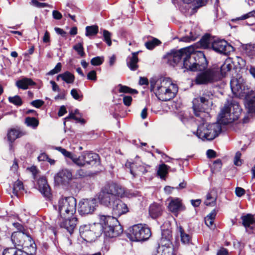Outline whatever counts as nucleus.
<instances>
[{
    "instance_id": "obj_28",
    "label": "nucleus",
    "mask_w": 255,
    "mask_h": 255,
    "mask_svg": "<svg viewBox=\"0 0 255 255\" xmlns=\"http://www.w3.org/2000/svg\"><path fill=\"white\" fill-rule=\"evenodd\" d=\"M138 52H133L132 56L128 57L127 64L129 69L131 71H135L138 67L137 63L138 58L137 57Z\"/></svg>"
},
{
    "instance_id": "obj_34",
    "label": "nucleus",
    "mask_w": 255,
    "mask_h": 255,
    "mask_svg": "<svg viewBox=\"0 0 255 255\" xmlns=\"http://www.w3.org/2000/svg\"><path fill=\"white\" fill-rule=\"evenodd\" d=\"M161 43V42L159 39L156 38L152 37L151 39L148 40L145 43V46L148 50H152Z\"/></svg>"
},
{
    "instance_id": "obj_23",
    "label": "nucleus",
    "mask_w": 255,
    "mask_h": 255,
    "mask_svg": "<svg viewBox=\"0 0 255 255\" xmlns=\"http://www.w3.org/2000/svg\"><path fill=\"white\" fill-rule=\"evenodd\" d=\"M163 208L161 205L154 203L150 205L149 208V214L150 217L155 219L160 217L162 213Z\"/></svg>"
},
{
    "instance_id": "obj_50",
    "label": "nucleus",
    "mask_w": 255,
    "mask_h": 255,
    "mask_svg": "<svg viewBox=\"0 0 255 255\" xmlns=\"http://www.w3.org/2000/svg\"><path fill=\"white\" fill-rule=\"evenodd\" d=\"M31 4L38 8H43L45 7H50V5L44 2H40L37 0H31Z\"/></svg>"
},
{
    "instance_id": "obj_21",
    "label": "nucleus",
    "mask_w": 255,
    "mask_h": 255,
    "mask_svg": "<svg viewBox=\"0 0 255 255\" xmlns=\"http://www.w3.org/2000/svg\"><path fill=\"white\" fill-rule=\"evenodd\" d=\"M38 190L42 195L47 199L51 196L50 188L45 177L40 178L37 181Z\"/></svg>"
},
{
    "instance_id": "obj_16",
    "label": "nucleus",
    "mask_w": 255,
    "mask_h": 255,
    "mask_svg": "<svg viewBox=\"0 0 255 255\" xmlns=\"http://www.w3.org/2000/svg\"><path fill=\"white\" fill-rule=\"evenodd\" d=\"M69 217H59L58 223L61 228H65L70 234H72L77 224V218Z\"/></svg>"
},
{
    "instance_id": "obj_13",
    "label": "nucleus",
    "mask_w": 255,
    "mask_h": 255,
    "mask_svg": "<svg viewBox=\"0 0 255 255\" xmlns=\"http://www.w3.org/2000/svg\"><path fill=\"white\" fill-rule=\"evenodd\" d=\"M72 179V174L69 170L67 169H62L54 176L55 181L58 184H61L65 187H68Z\"/></svg>"
},
{
    "instance_id": "obj_27",
    "label": "nucleus",
    "mask_w": 255,
    "mask_h": 255,
    "mask_svg": "<svg viewBox=\"0 0 255 255\" xmlns=\"http://www.w3.org/2000/svg\"><path fill=\"white\" fill-rule=\"evenodd\" d=\"M172 232L169 230H165L162 231L161 244L162 246L169 247L172 244Z\"/></svg>"
},
{
    "instance_id": "obj_51",
    "label": "nucleus",
    "mask_w": 255,
    "mask_h": 255,
    "mask_svg": "<svg viewBox=\"0 0 255 255\" xmlns=\"http://www.w3.org/2000/svg\"><path fill=\"white\" fill-rule=\"evenodd\" d=\"M189 36H185L181 38L180 41L185 42H190L191 41H195L196 37L192 34V32H190Z\"/></svg>"
},
{
    "instance_id": "obj_12",
    "label": "nucleus",
    "mask_w": 255,
    "mask_h": 255,
    "mask_svg": "<svg viewBox=\"0 0 255 255\" xmlns=\"http://www.w3.org/2000/svg\"><path fill=\"white\" fill-rule=\"evenodd\" d=\"M94 227L89 225H84L80 226L79 233L83 240L87 242H92L99 236V233L94 231Z\"/></svg>"
},
{
    "instance_id": "obj_25",
    "label": "nucleus",
    "mask_w": 255,
    "mask_h": 255,
    "mask_svg": "<svg viewBox=\"0 0 255 255\" xmlns=\"http://www.w3.org/2000/svg\"><path fill=\"white\" fill-rule=\"evenodd\" d=\"M36 85V83L34 82L31 78L27 77H23L21 79L18 80L16 83V86L20 89L26 90L30 86H34Z\"/></svg>"
},
{
    "instance_id": "obj_29",
    "label": "nucleus",
    "mask_w": 255,
    "mask_h": 255,
    "mask_svg": "<svg viewBox=\"0 0 255 255\" xmlns=\"http://www.w3.org/2000/svg\"><path fill=\"white\" fill-rule=\"evenodd\" d=\"M213 67H215V69H217V70H218L219 76V80H220L223 77L225 76L228 72L231 70L232 65L230 63L225 62L221 66H219L218 65L215 64L213 65Z\"/></svg>"
},
{
    "instance_id": "obj_46",
    "label": "nucleus",
    "mask_w": 255,
    "mask_h": 255,
    "mask_svg": "<svg viewBox=\"0 0 255 255\" xmlns=\"http://www.w3.org/2000/svg\"><path fill=\"white\" fill-rule=\"evenodd\" d=\"M104 61L103 56H96L91 59V64L93 66H99L102 64Z\"/></svg>"
},
{
    "instance_id": "obj_62",
    "label": "nucleus",
    "mask_w": 255,
    "mask_h": 255,
    "mask_svg": "<svg viewBox=\"0 0 255 255\" xmlns=\"http://www.w3.org/2000/svg\"><path fill=\"white\" fill-rule=\"evenodd\" d=\"M213 165L215 168L217 170H220L222 168V161L220 159H218L214 161Z\"/></svg>"
},
{
    "instance_id": "obj_37",
    "label": "nucleus",
    "mask_w": 255,
    "mask_h": 255,
    "mask_svg": "<svg viewBox=\"0 0 255 255\" xmlns=\"http://www.w3.org/2000/svg\"><path fill=\"white\" fill-rule=\"evenodd\" d=\"M169 168H170V167L169 166L165 164H162L159 166L157 174L161 179H165V177L167 174L168 170Z\"/></svg>"
},
{
    "instance_id": "obj_56",
    "label": "nucleus",
    "mask_w": 255,
    "mask_h": 255,
    "mask_svg": "<svg viewBox=\"0 0 255 255\" xmlns=\"http://www.w3.org/2000/svg\"><path fill=\"white\" fill-rule=\"evenodd\" d=\"M70 94H71V96H72V97L74 99L77 100H79V101H81V99L80 98H82V95H81V96L79 95V94L78 93V90L77 89H72L71 90Z\"/></svg>"
},
{
    "instance_id": "obj_31",
    "label": "nucleus",
    "mask_w": 255,
    "mask_h": 255,
    "mask_svg": "<svg viewBox=\"0 0 255 255\" xmlns=\"http://www.w3.org/2000/svg\"><path fill=\"white\" fill-rule=\"evenodd\" d=\"M255 10L251 11L245 14L242 15L240 17H237L236 19H233L232 21L235 20H244L248 18H251V23H248V24L249 25H252L255 23Z\"/></svg>"
},
{
    "instance_id": "obj_2",
    "label": "nucleus",
    "mask_w": 255,
    "mask_h": 255,
    "mask_svg": "<svg viewBox=\"0 0 255 255\" xmlns=\"http://www.w3.org/2000/svg\"><path fill=\"white\" fill-rule=\"evenodd\" d=\"M163 59L166 60L167 63L172 67L178 66L180 69L184 68L192 72L197 71L194 61L193 49L189 47L179 50L171 49L163 56Z\"/></svg>"
},
{
    "instance_id": "obj_58",
    "label": "nucleus",
    "mask_w": 255,
    "mask_h": 255,
    "mask_svg": "<svg viewBox=\"0 0 255 255\" xmlns=\"http://www.w3.org/2000/svg\"><path fill=\"white\" fill-rule=\"evenodd\" d=\"M13 226L18 230V232H16V233L26 232L23 226L19 223H13Z\"/></svg>"
},
{
    "instance_id": "obj_45",
    "label": "nucleus",
    "mask_w": 255,
    "mask_h": 255,
    "mask_svg": "<svg viewBox=\"0 0 255 255\" xmlns=\"http://www.w3.org/2000/svg\"><path fill=\"white\" fill-rule=\"evenodd\" d=\"M216 199L213 198L211 194L208 193L206 195V201L204 204L207 206H213L216 204Z\"/></svg>"
},
{
    "instance_id": "obj_14",
    "label": "nucleus",
    "mask_w": 255,
    "mask_h": 255,
    "mask_svg": "<svg viewBox=\"0 0 255 255\" xmlns=\"http://www.w3.org/2000/svg\"><path fill=\"white\" fill-rule=\"evenodd\" d=\"M208 98L204 96H200L193 100V110L196 117H200L205 112L204 106H207L208 103Z\"/></svg>"
},
{
    "instance_id": "obj_48",
    "label": "nucleus",
    "mask_w": 255,
    "mask_h": 255,
    "mask_svg": "<svg viewBox=\"0 0 255 255\" xmlns=\"http://www.w3.org/2000/svg\"><path fill=\"white\" fill-rule=\"evenodd\" d=\"M56 149L60 152L65 157L71 159L72 157L73 153L70 151H67L65 148L62 147H56Z\"/></svg>"
},
{
    "instance_id": "obj_7",
    "label": "nucleus",
    "mask_w": 255,
    "mask_h": 255,
    "mask_svg": "<svg viewBox=\"0 0 255 255\" xmlns=\"http://www.w3.org/2000/svg\"><path fill=\"white\" fill-rule=\"evenodd\" d=\"M197 74L195 82L197 85H208L219 81L218 70L213 65Z\"/></svg>"
},
{
    "instance_id": "obj_1",
    "label": "nucleus",
    "mask_w": 255,
    "mask_h": 255,
    "mask_svg": "<svg viewBox=\"0 0 255 255\" xmlns=\"http://www.w3.org/2000/svg\"><path fill=\"white\" fill-rule=\"evenodd\" d=\"M109 206L106 207L112 208V214L111 216H100V231H102L106 237L113 238L120 236L123 229L117 217H119L128 212V208L126 204L119 198H115L110 201Z\"/></svg>"
},
{
    "instance_id": "obj_33",
    "label": "nucleus",
    "mask_w": 255,
    "mask_h": 255,
    "mask_svg": "<svg viewBox=\"0 0 255 255\" xmlns=\"http://www.w3.org/2000/svg\"><path fill=\"white\" fill-rule=\"evenodd\" d=\"M20 132L15 129H10L7 133V139L10 143V146L11 143L17 138L19 137L21 135H20Z\"/></svg>"
},
{
    "instance_id": "obj_41",
    "label": "nucleus",
    "mask_w": 255,
    "mask_h": 255,
    "mask_svg": "<svg viewBox=\"0 0 255 255\" xmlns=\"http://www.w3.org/2000/svg\"><path fill=\"white\" fill-rule=\"evenodd\" d=\"M25 123L28 127L33 128H36L39 124L38 121L34 117H27L25 118Z\"/></svg>"
},
{
    "instance_id": "obj_57",
    "label": "nucleus",
    "mask_w": 255,
    "mask_h": 255,
    "mask_svg": "<svg viewBox=\"0 0 255 255\" xmlns=\"http://www.w3.org/2000/svg\"><path fill=\"white\" fill-rule=\"evenodd\" d=\"M44 102L42 100L38 99L32 101L30 103V104L36 108H39L44 104Z\"/></svg>"
},
{
    "instance_id": "obj_55",
    "label": "nucleus",
    "mask_w": 255,
    "mask_h": 255,
    "mask_svg": "<svg viewBox=\"0 0 255 255\" xmlns=\"http://www.w3.org/2000/svg\"><path fill=\"white\" fill-rule=\"evenodd\" d=\"M216 215V211L215 209L212 210V211L207 216L205 219V224L207 226H209L208 222L209 220H215Z\"/></svg>"
},
{
    "instance_id": "obj_11",
    "label": "nucleus",
    "mask_w": 255,
    "mask_h": 255,
    "mask_svg": "<svg viewBox=\"0 0 255 255\" xmlns=\"http://www.w3.org/2000/svg\"><path fill=\"white\" fill-rule=\"evenodd\" d=\"M217 53L227 55L235 48L227 41L224 39L214 40L211 43V48Z\"/></svg>"
},
{
    "instance_id": "obj_3",
    "label": "nucleus",
    "mask_w": 255,
    "mask_h": 255,
    "mask_svg": "<svg viewBox=\"0 0 255 255\" xmlns=\"http://www.w3.org/2000/svg\"><path fill=\"white\" fill-rule=\"evenodd\" d=\"M125 195V189L121 185L114 181L107 182L101 188L98 199L103 206H109L110 201L117 197L122 198Z\"/></svg>"
},
{
    "instance_id": "obj_17",
    "label": "nucleus",
    "mask_w": 255,
    "mask_h": 255,
    "mask_svg": "<svg viewBox=\"0 0 255 255\" xmlns=\"http://www.w3.org/2000/svg\"><path fill=\"white\" fill-rule=\"evenodd\" d=\"M176 92H176H172L169 88L165 89L162 86H158L157 87V92L155 93V95L161 101H168L175 97Z\"/></svg>"
},
{
    "instance_id": "obj_30",
    "label": "nucleus",
    "mask_w": 255,
    "mask_h": 255,
    "mask_svg": "<svg viewBox=\"0 0 255 255\" xmlns=\"http://www.w3.org/2000/svg\"><path fill=\"white\" fill-rule=\"evenodd\" d=\"M242 48L243 53L251 59L255 56V44H242Z\"/></svg>"
},
{
    "instance_id": "obj_40",
    "label": "nucleus",
    "mask_w": 255,
    "mask_h": 255,
    "mask_svg": "<svg viewBox=\"0 0 255 255\" xmlns=\"http://www.w3.org/2000/svg\"><path fill=\"white\" fill-rule=\"evenodd\" d=\"M23 189L24 187L22 182L17 180L13 183L12 187V193L15 196H17L18 192L21 190H23Z\"/></svg>"
},
{
    "instance_id": "obj_61",
    "label": "nucleus",
    "mask_w": 255,
    "mask_h": 255,
    "mask_svg": "<svg viewBox=\"0 0 255 255\" xmlns=\"http://www.w3.org/2000/svg\"><path fill=\"white\" fill-rule=\"evenodd\" d=\"M87 79L90 80L95 81L97 80L96 72L95 70L90 71L87 74Z\"/></svg>"
},
{
    "instance_id": "obj_26",
    "label": "nucleus",
    "mask_w": 255,
    "mask_h": 255,
    "mask_svg": "<svg viewBox=\"0 0 255 255\" xmlns=\"http://www.w3.org/2000/svg\"><path fill=\"white\" fill-rule=\"evenodd\" d=\"M31 240V244L28 246V249H26L25 251L21 249H17L16 247V255H34L36 252V246L33 239Z\"/></svg>"
},
{
    "instance_id": "obj_52",
    "label": "nucleus",
    "mask_w": 255,
    "mask_h": 255,
    "mask_svg": "<svg viewBox=\"0 0 255 255\" xmlns=\"http://www.w3.org/2000/svg\"><path fill=\"white\" fill-rule=\"evenodd\" d=\"M241 155L242 154L240 151H237L236 153L234 160V163L235 165L238 166L241 165L242 163V160L241 159Z\"/></svg>"
},
{
    "instance_id": "obj_38",
    "label": "nucleus",
    "mask_w": 255,
    "mask_h": 255,
    "mask_svg": "<svg viewBox=\"0 0 255 255\" xmlns=\"http://www.w3.org/2000/svg\"><path fill=\"white\" fill-rule=\"evenodd\" d=\"M62 80L67 84H72L75 80L74 75L68 71L62 73Z\"/></svg>"
},
{
    "instance_id": "obj_49",
    "label": "nucleus",
    "mask_w": 255,
    "mask_h": 255,
    "mask_svg": "<svg viewBox=\"0 0 255 255\" xmlns=\"http://www.w3.org/2000/svg\"><path fill=\"white\" fill-rule=\"evenodd\" d=\"M62 68V64L59 62L57 63L55 67L51 70L49 72L47 73L48 75H53L55 74L58 73L61 71Z\"/></svg>"
},
{
    "instance_id": "obj_20",
    "label": "nucleus",
    "mask_w": 255,
    "mask_h": 255,
    "mask_svg": "<svg viewBox=\"0 0 255 255\" xmlns=\"http://www.w3.org/2000/svg\"><path fill=\"white\" fill-rule=\"evenodd\" d=\"M230 86L232 91L234 95L240 97H244V98L246 97V95H247L250 91L249 89H246L244 85L239 83L237 81H231Z\"/></svg>"
},
{
    "instance_id": "obj_22",
    "label": "nucleus",
    "mask_w": 255,
    "mask_h": 255,
    "mask_svg": "<svg viewBox=\"0 0 255 255\" xmlns=\"http://www.w3.org/2000/svg\"><path fill=\"white\" fill-rule=\"evenodd\" d=\"M85 165H90L92 166H97L100 163L99 155L92 151H84Z\"/></svg>"
},
{
    "instance_id": "obj_43",
    "label": "nucleus",
    "mask_w": 255,
    "mask_h": 255,
    "mask_svg": "<svg viewBox=\"0 0 255 255\" xmlns=\"http://www.w3.org/2000/svg\"><path fill=\"white\" fill-rule=\"evenodd\" d=\"M179 231L182 243L185 244H188L191 240V237L189 235L185 233L182 227H180Z\"/></svg>"
},
{
    "instance_id": "obj_35",
    "label": "nucleus",
    "mask_w": 255,
    "mask_h": 255,
    "mask_svg": "<svg viewBox=\"0 0 255 255\" xmlns=\"http://www.w3.org/2000/svg\"><path fill=\"white\" fill-rule=\"evenodd\" d=\"M99 31V27L97 25L87 26L86 27L85 35L87 37L96 35Z\"/></svg>"
},
{
    "instance_id": "obj_59",
    "label": "nucleus",
    "mask_w": 255,
    "mask_h": 255,
    "mask_svg": "<svg viewBox=\"0 0 255 255\" xmlns=\"http://www.w3.org/2000/svg\"><path fill=\"white\" fill-rule=\"evenodd\" d=\"M246 193V191L242 187H237L235 189V193L237 197H241Z\"/></svg>"
},
{
    "instance_id": "obj_19",
    "label": "nucleus",
    "mask_w": 255,
    "mask_h": 255,
    "mask_svg": "<svg viewBox=\"0 0 255 255\" xmlns=\"http://www.w3.org/2000/svg\"><path fill=\"white\" fill-rule=\"evenodd\" d=\"M245 105L250 115L255 114V92L250 90L244 98Z\"/></svg>"
},
{
    "instance_id": "obj_36",
    "label": "nucleus",
    "mask_w": 255,
    "mask_h": 255,
    "mask_svg": "<svg viewBox=\"0 0 255 255\" xmlns=\"http://www.w3.org/2000/svg\"><path fill=\"white\" fill-rule=\"evenodd\" d=\"M84 157V153L83 152L81 155L78 157L73 154L72 157L70 159L76 165L79 166H84L85 165V160Z\"/></svg>"
},
{
    "instance_id": "obj_8",
    "label": "nucleus",
    "mask_w": 255,
    "mask_h": 255,
    "mask_svg": "<svg viewBox=\"0 0 255 255\" xmlns=\"http://www.w3.org/2000/svg\"><path fill=\"white\" fill-rule=\"evenodd\" d=\"M76 199L69 196L59 199L58 201V213L60 217L73 215L76 211Z\"/></svg>"
},
{
    "instance_id": "obj_44",
    "label": "nucleus",
    "mask_w": 255,
    "mask_h": 255,
    "mask_svg": "<svg viewBox=\"0 0 255 255\" xmlns=\"http://www.w3.org/2000/svg\"><path fill=\"white\" fill-rule=\"evenodd\" d=\"M103 35L104 41H105L109 46H110L112 45L111 33L107 30L104 29Z\"/></svg>"
},
{
    "instance_id": "obj_15",
    "label": "nucleus",
    "mask_w": 255,
    "mask_h": 255,
    "mask_svg": "<svg viewBox=\"0 0 255 255\" xmlns=\"http://www.w3.org/2000/svg\"><path fill=\"white\" fill-rule=\"evenodd\" d=\"M195 66L197 71H202L205 70L208 65V62L204 53L201 51L193 52Z\"/></svg>"
},
{
    "instance_id": "obj_24",
    "label": "nucleus",
    "mask_w": 255,
    "mask_h": 255,
    "mask_svg": "<svg viewBox=\"0 0 255 255\" xmlns=\"http://www.w3.org/2000/svg\"><path fill=\"white\" fill-rule=\"evenodd\" d=\"M168 209L170 211L173 213H177L179 211H184L185 207L183 206L181 200L179 198L172 200L169 205Z\"/></svg>"
},
{
    "instance_id": "obj_47",
    "label": "nucleus",
    "mask_w": 255,
    "mask_h": 255,
    "mask_svg": "<svg viewBox=\"0 0 255 255\" xmlns=\"http://www.w3.org/2000/svg\"><path fill=\"white\" fill-rule=\"evenodd\" d=\"M73 48L77 52L78 54L81 57H84L85 55V53L84 51V48L82 43H78L74 45Z\"/></svg>"
},
{
    "instance_id": "obj_18",
    "label": "nucleus",
    "mask_w": 255,
    "mask_h": 255,
    "mask_svg": "<svg viewBox=\"0 0 255 255\" xmlns=\"http://www.w3.org/2000/svg\"><path fill=\"white\" fill-rule=\"evenodd\" d=\"M242 224L249 234H255V219L253 215L248 214L241 217Z\"/></svg>"
},
{
    "instance_id": "obj_42",
    "label": "nucleus",
    "mask_w": 255,
    "mask_h": 255,
    "mask_svg": "<svg viewBox=\"0 0 255 255\" xmlns=\"http://www.w3.org/2000/svg\"><path fill=\"white\" fill-rule=\"evenodd\" d=\"M8 102L17 107L22 105V100L21 97L18 95H15L13 97H9L8 98Z\"/></svg>"
},
{
    "instance_id": "obj_5",
    "label": "nucleus",
    "mask_w": 255,
    "mask_h": 255,
    "mask_svg": "<svg viewBox=\"0 0 255 255\" xmlns=\"http://www.w3.org/2000/svg\"><path fill=\"white\" fill-rule=\"evenodd\" d=\"M221 125L222 123L219 121V116L217 118V122L209 124L207 126L204 125L198 126L196 132L194 134L203 140H212L217 137L222 131Z\"/></svg>"
},
{
    "instance_id": "obj_6",
    "label": "nucleus",
    "mask_w": 255,
    "mask_h": 255,
    "mask_svg": "<svg viewBox=\"0 0 255 255\" xmlns=\"http://www.w3.org/2000/svg\"><path fill=\"white\" fill-rule=\"evenodd\" d=\"M151 233L149 228L142 224H136L128 229L127 237L132 242H143L149 238Z\"/></svg>"
},
{
    "instance_id": "obj_64",
    "label": "nucleus",
    "mask_w": 255,
    "mask_h": 255,
    "mask_svg": "<svg viewBox=\"0 0 255 255\" xmlns=\"http://www.w3.org/2000/svg\"><path fill=\"white\" fill-rule=\"evenodd\" d=\"M217 255H229V252L227 249L221 248L218 251Z\"/></svg>"
},
{
    "instance_id": "obj_9",
    "label": "nucleus",
    "mask_w": 255,
    "mask_h": 255,
    "mask_svg": "<svg viewBox=\"0 0 255 255\" xmlns=\"http://www.w3.org/2000/svg\"><path fill=\"white\" fill-rule=\"evenodd\" d=\"M97 206V199L95 198L82 199L79 202L78 212L81 216L92 214Z\"/></svg>"
},
{
    "instance_id": "obj_4",
    "label": "nucleus",
    "mask_w": 255,
    "mask_h": 255,
    "mask_svg": "<svg viewBox=\"0 0 255 255\" xmlns=\"http://www.w3.org/2000/svg\"><path fill=\"white\" fill-rule=\"evenodd\" d=\"M242 109L239 102L232 99L229 105L225 104L219 114V121L227 125L237 120L241 113Z\"/></svg>"
},
{
    "instance_id": "obj_60",
    "label": "nucleus",
    "mask_w": 255,
    "mask_h": 255,
    "mask_svg": "<svg viewBox=\"0 0 255 255\" xmlns=\"http://www.w3.org/2000/svg\"><path fill=\"white\" fill-rule=\"evenodd\" d=\"M132 100V97L130 96H124L123 97V103L127 106H129L131 105Z\"/></svg>"
},
{
    "instance_id": "obj_39",
    "label": "nucleus",
    "mask_w": 255,
    "mask_h": 255,
    "mask_svg": "<svg viewBox=\"0 0 255 255\" xmlns=\"http://www.w3.org/2000/svg\"><path fill=\"white\" fill-rule=\"evenodd\" d=\"M118 87H119V91L120 93H130L131 94L138 93V91L136 90L132 89L127 86L123 85L121 84H119Z\"/></svg>"
},
{
    "instance_id": "obj_53",
    "label": "nucleus",
    "mask_w": 255,
    "mask_h": 255,
    "mask_svg": "<svg viewBox=\"0 0 255 255\" xmlns=\"http://www.w3.org/2000/svg\"><path fill=\"white\" fill-rule=\"evenodd\" d=\"M126 166L129 168L130 173L131 175H132L133 177H134L136 176V174L135 173V164L133 162H127L126 164Z\"/></svg>"
},
{
    "instance_id": "obj_10",
    "label": "nucleus",
    "mask_w": 255,
    "mask_h": 255,
    "mask_svg": "<svg viewBox=\"0 0 255 255\" xmlns=\"http://www.w3.org/2000/svg\"><path fill=\"white\" fill-rule=\"evenodd\" d=\"M30 238L33 239L27 232L13 233L11 235V241L15 247H22L23 249H28V246L31 243Z\"/></svg>"
},
{
    "instance_id": "obj_32",
    "label": "nucleus",
    "mask_w": 255,
    "mask_h": 255,
    "mask_svg": "<svg viewBox=\"0 0 255 255\" xmlns=\"http://www.w3.org/2000/svg\"><path fill=\"white\" fill-rule=\"evenodd\" d=\"M199 42L201 47L204 49H210V34L207 33L203 35L200 39Z\"/></svg>"
},
{
    "instance_id": "obj_54",
    "label": "nucleus",
    "mask_w": 255,
    "mask_h": 255,
    "mask_svg": "<svg viewBox=\"0 0 255 255\" xmlns=\"http://www.w3.org/2000/svg\"><path fill=\"white\" fill-rule=\"evenodd\" d=\"M16 247L9 248L5 249L3 250L2 255H15Z\"/></svg>"
},
{
    "instance_id": "obj_63",
    "label": "nucleus",
    "mask_w": 255,
    "mask_h": 255,
    "mask_svg": "<svg viewBox=\"0 0 255 255\" xmlns=\"http://www.w3.org/2000/svg\"><path fill=\"white\" fill-rule=\"evenodd\" d=\"M52 16L54 19L57 20H59L61 19L62 17V14L60 12L56 10H54L52 11Z\"/></svg>"
}]
</instances>
